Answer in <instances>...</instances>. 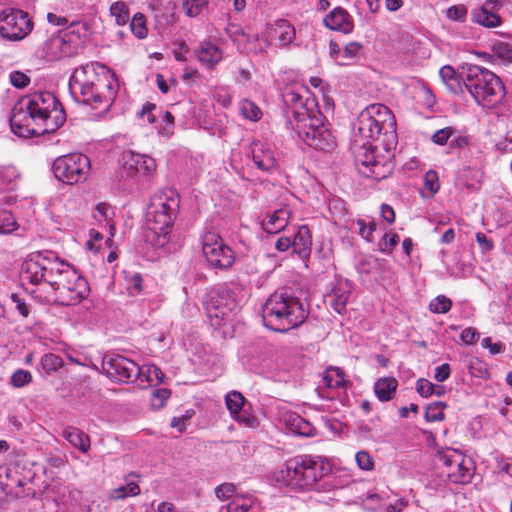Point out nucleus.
<instances>
[{
    "mask_svg": "<svg viewBox=\"0 0 512 512\" xmlns=\"http://www.w3.org/2000/svg\"><path fill=\"white\" fill-rule=\"evenodd\" d=\"M355 130L363 140L356 153L359 172L376 181L387 178L394 169L391 150L397 144L394 114L383 104H371L360 112Z\"/></svg>",
    "mask_w": 512,
    "mask_h": 512,
    "instance_id": "obj_1",
    "label": "nucleus"
},
{
    "mask_svg": "<svg viewBox=\"0 0 512 512\" xmlns=\"http://www.w3.org/2000/svg\"><path fill=\"white\" fill-rule=\"evenodd\" d=\"M20 277L31 284L46 282L55 291L56 301L64 306L79 303L89 291L86 279L53 254L32 255L22 263Z\"/></svg>",
    "mask_w": 512,
    "mask_h": 512,
    "instance_id": "obj_2",
    "label": "nucleus"
},
{
    "mask_svg": "<svg viewBox=\"0 0 512 512\" xmlns=\"http://www.w3.org/2000/svg\"><path fill=\"white\" fill-rule=\"evenodd\" d=\"M64 120L57 98L45 91L19 100L13 107L10 126L14 134L27 138L54 132Z\"/></svg>",
    "mask_w": 512,
    "mask_h": 512,
    "instance_id": "obj_3",
    "label": "nucleus"
},
{
    "mask_svg": "<svg viewBox=\"0 0 512 512\" xmlns=\"http://www.w3.org/2000/svg\"><path fill=\"white\" fill-rule=\"evenodd\" d=\"M118 80L110 69L99 62L76 68L69 80V90L78 103L107 111L116 98Z\"/></svg>",
    "mask_w": 512,
    "mask_h": 512,
    "instance_id": "obj_4",
    "label": "nucleus"
},
{
    "mask_svg": "<svg viewBox=\"0 0 512 512\" xmlns=\"http://www.w3.org/2000/svg\"><path fill=\"white\" fill-rule=\"evenodd\" d=\"M179 208L180 195L176 190L169 188L153 195L146 213L147 242L155 247H164L168 243Z\"/></svg>",
    "mask_w": 512,
    "mask_h": 512,
    "instance_id": "obj_5",
    "label": "nucleus"
},
{
    "mask_svg": "<svg viewBox=\"0 0 512 512\" xmlns=\"http://www.w3.org/2000/svg\"><path fill=\"white\" fill-rule=\"evenodd\" d=\"M329 472L330 465L321 456L299 455L275 472V480L291 488L312 489Z\"/></svg>",
    "mask_w": 512,
    "mask_h": 512,
    "instance_id": "obj_6",
    "label": "nucleus"
},
{
    "mask_svg": "<svg viewBox=\"0 0 512 512\" xmlns=\"http://www.w3.org/2000/svg\"><path fill=\"white\" fill-rule=\"evenodd\" d=\"M264 324L278 332H287L300 326L307 318V312L297 297L287 292H275L263 305Z\"/></svg>",
    "mask_w": 512,
    "mask_h": 512,
    "instance_id": "obj_7",
    "label": "nucleus"
},
{
    "mask_svg": "<svg viewBox=\"0 0 512 512\" xmlns=\"http://www.w3.org/2000/svg\"><path fill=\"white\" fill-rule=\"evenodd\" d=\"M460 77L474 100L483 107H494L505 96V86L501 79L486 68L470 65Z\"/></svg>",
    "mask_w": 512,
    "mask_h": 512,
    "instance_id": "obj_8",
    "label": "nucleus"
},
{
    "mask_svg": "<svg viewBox=\"0 0 512 512\" xmlns=\"http://www.w3.org/2000/svg\"><path fill=\"white\" fill-rule=\"evenodd\" d=\"M289 126L300 140L315 150L331 151L336 146L335 137L320 113L308 110L295 112Z\"/></svg>",
    "mask_w": 512,
    "mask_h": 512,
    "instance_id": "obj_9",
    "label": "nucleus"
},
{
    "mask_svg": "<svg viewBox=\"0 0 512 512\" xmlns=\"http://www.w3.org/2000/svg\"><path fill=\"white\" fill-rule=\"evenodd\" d=\"M89 36L90 27L86 22H73L49 39L46 43V53L54 60L72 57L84 48Z\"/></svg>",
    "mask_w": 512,
    "mask_h": 512,
    "instance_id": "obj_10",
    "label": "nucleus"
},
{
    "mask_svg": "<svg viewBox=\"0 0 512 512\" xmlns=\"http://www.w3.org/2000/svg\"><path fill=\"white\" fill-rule=\"evenodd\" d=\"M55 177L68 185L84 182L90 172V159L81 153H70L56 158L52 165Z\"/></svg>",
    "mask_w": 512,
    "mask_h": 512,
    "instance_id": "obj_11",
    "label": "nucleus"
},
{
    "mask_svg": "<svg viewBox=\"0 0 512 512\" xmlns=\"http://www.w3.org/2000/svg\"><path fill=\"white\" fill-rule=\"evenodd\" d=\"M33 29V22L27 12L5 8L0 12V35L9 41H20Z\"/></svg>",
    "mask_w": 512,
    "mask_h": 512,
    "instance_id": "obj_12",
    "label": "nucleus"
},
{
    "mask_svg": "<svg viewBox=\"0 0 512 512\" xmlns=\"http://www.w3.org/2000/svg\"><path fill=\"white\" fill-rule=\"evenodd\" d=\"M207 317L212 326H220L236 309L237 304L225 288L210 291L203 300Z\"/></svg>",
    "mask_w": 512,
    "mask_h": 512,
    "instance_id": "obj_13",
    "label": "nucleus"
},
{
    "mask_svg": "<svg viewBox=\"0 0 512 512\" xmlns=\"http://www.w3.org/2000/svg\"><path fill=\"white\" fill-rule=\"evenodd\" d=\"M202 251L207 262L215 268H229L235 261L232 249L215 233L209 232L203 237Z\"/></svg>",
    "mask_w": 512,
    "mask_h": 512,
    "instance_id": "obj_14",
    "label": "nucleus"
},
{
    "mask_svg": "<svg viewBox=\"0 0 512 512\" xmlns=\"http://www.w3.org/2000/svg\"><path fill=\"white\" fill-rule=\"evenodd\" d=\"M102 368L110 379L117 382H134L140 373L137 363L121 355L106 356Z\"/></svg>",
    "mask_w": 512,
    "mask_h": 512,
    "instance_id": "obj_15",
    "label": "nucleus"
},
{
    "mask_svg": "<svg viewBox=\"0 0 512 512\" xmlns=\"http://www.w3.org/2000/svg\"><path fill=\"white\" fill-rule=\"evenodd\" d=\"M123 169L127 177L135 178L140 182L154 173L156 163L147 155L127 152L123 156Z\"/></svg>",
    "mask_w": 512,
    "mask_h": 512,
    "instance_id": "obj_16",
    "label": "nucleus"
},
{
    "mask_svg": "<svg viewBox=\"0 0 512 512\" xmlns=\"http://www.w3.org/2000/svg\"><path fill=\"white\" fill-rule=\"evenodd\" d=\"M249 152L255 166L264 172H270L277 168L275 150L270 143L255 140L250 144Z\"/></svg>",
    "mask_w": 512,
    "mask_h": 512,
    "instance_id": "obj_17",
    "label": "nucleus"
},
{
    "mask_svg": "<svg viewBox=\"0 0 512 512\" xmlns=\"http://www.w3.org/2000/svg\"><path fill=\"white\" fill-rule=\"evenodd\" d=\"M308 93L307 87L299 86V87H288L285 89L282 97L285 105H287L290 109L288 112L287 118H288V124L290 119H294L295 112H299L302 110H308L307 101L304 100V94Z\"/></svg>",
    "mask_w": 512,
    "mask_h": 512,
    "instance_id": "obj_18",
    "label": "nucleus"
},
{
    "mask_svg": "<svg viewBox=\"0 0 512 512\" xmlns=\"http://www.w3.org/2000/svg\"><path fill=\"white\" fill-rule=\"evenodd\" d=\"M323 22L328 29L340 31L344 34L352 32L354 28L351 15L342 7L332 9L325 16Z\"/></svg>",
    "mask_w": 512,
    "mask_h": 512,
    "instance_id": "obj_19",
    "label": "nucleus"
},
{
    "mask_svg": "<svg viewBox=\"0 0 512 512\" xmlns=\"http://www.w3.org/2000/svg\"><path fill=\"white\" fill-rule=\"evenodd\" d=\"M197 59L208 69H213L223 59L222 50L210 41H203L195 49Z\"/></svg>",
    "mask_w": 512,
    "mask_h": 512,
    "instance_id": "obj_20",
    "label": "nucleus"
},
{
    "mask_svg": "<svg viewBox=\"0 0 512 512\" xmlns=\"http://www.w3.org/2000/svg\"><path fill=\"white\" fill-rule=\"evenodd\" d=\"M290 211L287 208H281L273 212L261 223L264 231L270 234H276L282 231L289 222Z\"/></svg>",
    "mask_w": 512,
    "mask_h": 512,
    "instance_id": "obj_21",
    "label": "nucleus"
},
{
    "mask_svg": "<svg viewBox=\"0 0 512 512\" xmlns=\"http://www.w3.org/2000/svg\"><path fill=\"white\" fill-rule=\"evenodd\" d=\"M448 480L454 484H467L472 478V462L464 457V461L457 465H453L445 471Z\"/></svg>",
    "mask_w": 512,
    "mask_h": 512,
    "instance_id": "obj_22",
    "label": "nucleus"
},
{
    "mask_svg": "<svg viewBox=\"0 0 512 512\" xmlns=\"http://www.w3.org/2000/svg\"><path fill=\"white\" fill-rule=\"evenodd\" d=\"M227 512H259V503L251 494H236L227 505Z\"/></svg>",
    "mask_w": 512,
    "mask_h": 512,
    "instance_id": "obj_23",
    "label": "nucleus"
},
{
    "mask_svg": "<svg viewBox=\"0 0 512 512\" xmlns=\"http://www.w3.org/2000/svg\"><path fill=\"white\" fill-rule=\"evenodd\" d=\"M164 373L155 365H144L140 367L139 376L136 377V382L141 388L148 386L158 385L163 381Z\"/></svg>",
    "mask_w": 512,
    "mask_h": 512,
    "instance_id": "obj_24",
    "label": "nucleus"
},
{
    "mask_svg": "<svg viewBox=\"0 0 512 512\" xmlns=\"http://www.w3.org/2000/svg\"><path fill=\"white\" fill-rule=\"evenodd\" d=\"M312 238L310 230L306 225L300 226L293 235L292 249L300 256H306L310 252Z\"/></svg>",
    "mask_w": 512,
    "mask_h": 512,
    "instance_id": "obj_25",
    "label": "nucleus"
},
{
    "mask_svg": "<svg viewBox=\"0 0 512 512\" xmlns=\"http://www.w3.org/2000/svg\"><path fill=\"white\" fill-rule=\"evenodd\" d=\"M65 438L72 446L86 453L90 449V438L87 434L75 427H67L62 432Z\"/></svg>",
    "mask_w": 512,
    "mask_h": 512,
    "instance_id": "obj_26",
    "label": "nucleus"
},
{
    "mask_svg": "<svg viewBox=\"0 0 512 512\" xmlns=\"http://www.w3.org/2000/svg\"><path fill=\"white\" fill-rule=\"evenodd\" d=\"M273 35L278 39L280 45L287 46L291 44L296 36L295 28L287 20H277L272 29Z\"/></svg>",
    "mask_w": 512,
    "mask_h": 512,
    "instance_id": "obj_27",
    "label": "nucleus"
},
{
    "mask_svg": "<svg viewBox=\"0 0 512 512\" xmlns=\"http://www.w3.org/2000/svg\"><path fill=\"white\" fill-rule=\"evenodd\" d=\"M350 295L349 289L338 285L327 295L329 305L337 312L342 313L345 310Z\"/></svg>",
    "mask_w": 512,
    "mask_h": 512,
    "instance_id": "obj_28",
    "label": "nucleus"
},
{
    "mask_svg": "<svg viewBox=\"0 0 512 512\" xmlns=\"http://www.w3.org/2000/svg\"><path fill=\"white\" fill-rule=\"evenodd\" d=\"M472 20L487 28H495L501 25L500 16L493 11H489L486 8L479 7L474 9L471 13Z\"/></svg>",
    "mask_w": 512,
    "mask_h": 512,
    "instance_id": "obj_29",
    "label": "nucleus"
},
{
    "mask_svg": "<svg viewBox=\"0 0 512 512\" xmlns=\"http://www.w3.org/2000/svg\"><path fill=\"white\" fill-rule=\"evenodd\" d=\"M398 386V382L393 377H384L380 378L374 385V391L377 398L380 401H389L392 399L396 389Z\"/></svg>",
    "mask_w": 512,
    "mask_h": 512,
    "instance_id": "obj_30",
    "label": "nucleus"
},
{
    "mask_svg": "<svg viewBox=\"0 0 512 512\" xmlns=\"http://www.w3.org/2000/svg\"><path fill=\"white\" fill-rule=\"evenodd\" d=\"M324 382L330 389H345L348 381L345 379L344 371L339 367H330L324 375Z\"/></svg>",
    "mask_w": 512,
    "mask_h": 512,
    "instance_id": "obj_31",
    "label": "nucleus"
},
{
    "mask_svg": "<svg viewBox=\"0 0 512 512\" xmlns=\"http://www.w3.org/2000/svg\"><path fill=\"white\" fill-rule=\"evenodd\" d=\"M492 57L500 64L510 65L512 63V46L505 42H495L491 45Z\"/></svg>",
    "mask_w": 512,
    "mask_h": 512,
    "instance_id": "obj_32",
    "label": "nucleus"
},
{
    "mask_svg": "<svg viewBox=\"0 0 512 512\" xmlns=\"http://www.w3.org/2000/svg\"><path fill=\"white\" fill-rule=\"evenodd\" d=\"M141 492L139 485L136 482H128L126 485L119 486L115 489L110 490V500H123L128 496H137Z\"/></svg>",
    "mask_w": 512,
    "mask_h": 512,
    "instance_id": "obj_33",
    "label": "nucleus"
},
{
    "mask_svg": "<svg viewBox=\"0 0 512 512\" xmlns=\"http://www.w3.org/2000/svg\"><path fill=\"white\" fill-rule=\"evenodd\" d=\"M447 407V404L442 401H436L430 403L424 413V417L427 422H438L444 420V410Z\"/></svg>",
    "mask_w": 512,
    "mask_h": 512,
    "instance_id": "obj_34",
    "label": "nucleus"
},
{
    "mask_svg": "<svg viewBox=\"0 0 512 512\" xmlns=\"http://www.w3.org/2000/svg\"><path fill=\"white\" fill-rule=\"evenodd\" d=\"M439 459L443 463L446 471L450 469L453 465L461 464L464 461V455L458 450L447 448L441 452H439Z\"/></svg>",
    "mask_w": 512,
    "mask_h": 512,
    "instance_id": "obj_35",
    "label": "nucleus"
},
{
    "mask_svg": "<svg viewBox=\"0 0 512 512\" xmlns=\"http://www.w3.org/2000/svg\"><path fill=\"white\" fill-rule=\"evenodd\" d=\"M225 401L228 410L230 411L231 415L235 418L236 415H238V413L242 409L245 403V398L240 392L232 391L226 395Z\"/></svg>",
    "mask_w": 512,
    "mask_h": 512,
    "instance_id": "obj_36",
    "label": "nucleus"
},
{
    "mask_svg": "<svg viewBox=\"0 0 512 512\" xmlns=\"http://www.w3.org/2000/svg\"><path fill=\"white\" fill-rule=\"evenodd\" d=\"M242 115L251 121H257L261 118L262 112L260 108L250 100H243L240 104Z\"/></svg>",
    "mask_w": 512,
    "mask_h": 512,
    "instance_id": "obj_37",
    "label": "nucleus"
},
{
    "mask_svg": "<svg viewBox=\"0 0 512 512\" xmlns=\"http://www.w3.org/2000/svg\"><path fill=\"white\" fill-rule=\"evenodd\" d=\"M130 27L137 38L143 39L147 36L148 29L146 27V20L143 14H135L131 20Z\"/></svg>",
    "mask_w": 512,
    "mask_h": 512,
    "instance_id": "obj_38",
    "label": "nucleus"
},
{
    "mask_svg": "<svg viewBox=\"0 0 512 512\" xmlns=\"http://www.w3.org/2000/svg\"><path fill=\"white\" fill-rule=\"evenodd\" d=\"M452 307V301L445 295H438L430 304L429 309L432 313H447Z\"/></svg>",
    "mask_w": 512,
    "mask_h": 512,
    "instance_id": "obj_39",
    "label": "nucleus"
},
{
    "mask_svg": "<svg viewBox=\"0 0 512 512\" xmlns=\"http://www.w3.org/2000/svg\"><path fill=\"white\" fill-rule=\"evenodd\" d=\"M209 0H185L183 9L187 16L196 17L208 5Z\"/></svg>",
    "mask_w": 512,
    "mask_h": 512,
    "instance_id": "obj_40",
    "label": "nucleus"
},
{
    "mask_svg": "<svg viewBox=\"0 0 512 512\" xmlns=\"http://www.w3.org/2000/svg\"><path fill=\"white\" fill-rule=\"evenodd\" d=\"M41 365H42V368L47 373H50V372L56 371L57 369L61 368L63 365V360L60 356L53 354V353H49V354H45L42 357Z\"/></svg>",
    "mask_w": 512,
    "mask_h": 512,
    "instance_id": "obj_41",
    "label": "nucleus"
},
{
    "mask_svg": "<svg viewBox=\"0 0 512 512\" xmlns=\"http://www.w3.org/2000/svg\"><path fill=\"white\" fill-rule=\"evenodd\" d=\"M110 13L118 25H124L129 18L128 8L124 2H114L110 7Z\"/></svg>",
    "mask_w": 512,
    "mask_h": 512,
    "instance_id": "obj_42",
    "label": "nucleus"
},
{
    "mask_svg": "<svg viewBox=\"0 0 512 512\" xmlns=\"http://www.w3.org/2000/svg\"><path fill=\"white\" fill-rule=\"evenodd\" d=\"M17 228L14 216L9 211L0 212V234H8Z\"/></svg>",
    "mask_w": 512,
    "mask_h": 512,
    "instance_id": "obj_43",
    "label": "nucleus"
},
{
    "mask_svg": "<svg viewBox=\"0 0 512 512\" xmlns=\"http://www.w3.org/2000/svg\"><path fill=\"white\" fill-rule=\"evenodd\" d=\"M399 243V236L394 233H386L378 243L379 250L383 253L391 254L393 248Z\"/></svg>",
    "mask_w": 512,
    "mask_h": 512,
    "instance_id": "obj_44",
    "label": "nucleus"
},
{
    "mask_svg": "<svg viewBox=\"0 0 512 512\" xmlns=\"http://www.w3.org/2000/svg\"><path fill=\"white\" fill-rule=\"evenodd\" d=\"M455 133L456 130L453 127L448 126L435 131L431 137V140L433 143L442 146L447 144L449 139L452 138Z\"/></svg>",
    "mask_w": 512,
    "mask_h": 512,
    "instance_id": "obj_45",
    "label": "nucleus"
},
{
    "mask_svg": "<svg viewBox=\"0 0 512 512\" xmlns=\"http://www.w3.org/2000/svg\"><path fill=\"white\" fill-rule=\"evenodd\" d=\"M439 75L446 85L450 86L451 89H454L456 83L458 82V78L457 73L453 67L449 65L443 66L439 71Z\"/></svg>",
    "mask_w": 512,
    "mask_h": 512,
    "instance_id": "obj_46",
    "label": "nucleus"
},
{
    "mask_svg": "<svg viewBox=\"0 0 512 512\" xmlns=\"http://www.w3.org/2000/svg\"><path fill=\"white\" fill-rule=\"evenodd\" d=\"M446 16L452 21L464 22L467 16V8L464 5H454L447 9Z\"/></svg>",
    "mask_w": 512,
    "mask_h": 512,
    "instance_id": "obj_47",
    "label": "nucleus"
},
{
    "mask_svg": "<svg viewBox=\"0 0 512 512\" xmlns=\"http://www.w3.org/2000/svg\"><path fill=\"white\" fill-rule=\"evenodd\" d=\"M32 381V375L29 371L19 369L11 377V383L15 387H23Z\"/></svg>",
    "mask_w": 512,
    "mask_h": 512,
    "instance_id": "obj_48",
    "label": "nucleus"
},
{
    "mask_svg": "<svg viewBox=\"0 0 512 512\" xmlns=\"http://www.w3.org/2000/svg\"><path fill=\"white\" fill-rule=\"evenodd\" d=\"M236 487L232 483H223L215 488V495L220 500H227L234 497L236 494Z\"/></svg>",
    "mask_w": 512,
    "mask_h": 512,
    "instance_id": "obj_49",
    "label": "nucleus"
},
{
    "mask_svg": "<svg viewBox=\"0 0 512 512\" xmlns=\"http://www.w3.org/2000/svg\"><path fill=\"white\" fill-rule=\"evenodd\" d=\"M170 397V391L166 388L156 389L151 396V406L161 408L164 402Z\"/></svg>",
    "mask_w": 512,
    "mask_h": 512,
    "instance_id": "obj_50",
    "label": "nucleus"
},
{
    "mask_svg": "<svg viewBox=\"0 0 512 512\" xmlns=\"http://www.w3.org/2000/svg\"><path fill=\"white\" fill-rule=\"evenodd\" d=\"M355 460L360 469L369 471L373 469L374 462L371 455L366 451H359L355 455Z\"/></svg>",
    "mask_w": 512,
    "mask_h": 512,
    "instance_id": "obj_51",
    "label": "nucleus"
},
{
    "mask_svg": "<svg viewBox=\"0 0 512 512\" xmlns=\"http://www.w3.org/2000/svg\"><path fill=\"white\" fill-rule=\"evenodd\" d=\"M10 83L16 88H25L30 83L29 77L20 71H13L9 76Z\"/></svg>",
    "mask_w": 512,
    "mask_h": 512,
    "instance_id": "obj_52",
    "label": "nucleus"
},
{
    "mask_svg": "<svg viewBox=\"0 0 512 512\" xmlns=\"http://www.w3.org/2000/svg\"><path fill=\"white\" fill-rule=\"evenodd\" d=\"M416 390L422 397H429L435 392V385L427 379L421 378L416 383Z\"/></svg>",
    "mask_w": 512,
    "mask_h": 512,
    "instance_id": "obj_53",
    "label": "nucleus"
},
{
    "mask_svg": "<svg viewBox=\"0 0 512 512\" xmlns=\"http://www.w3.org/2000/svg\"><path fill=\"white\" fill-rule=\"evenodd\" d=\"M361 265H367L368 268L364 269L366 273H371L375 270H383L385 265V260L376 258L374 256H368L366 257L362 262Z\"/></svg>",
    "mask_w": 512,
    "mask_h": 512,
    "instance_id": "obj_54",
    "label": "nucleus"
},
{
    "mask_svg": "<svg viewBox=\"0 0 512 512\" xmlns=\"http://www.w3.org/2000/svg\"><path fill=\"white\" fill-rule=\"evenodd\" d=\"M424 185L431 192L435 194L439 190L438 175L435 171L429 170L424 177Z\"/></svg>",
    "mask_w": 512,
    "mask_h": 512,
    "instance_id": "obj_55",
    "label": "nucleus"
},
{
    "mask_svg": "<svg viewBox=\"0 0 512 512\" xmlns=\"http://www.w3.org/2000/svg\"><path fill=\"white\" fill-rule=\"evenodd\" d=\"M481 345L483 348L488 349L492 355L500 354L505 349L501 342H493L491 337L482 339Z\"/></svg>",
    "mask_w": 512,
    "mask_h": 512,
    "instance_id": "obj_56",
    "label": "nucleus"
},
{
    "mask_svg": "<svg viewBox=\"0 0 512 512\" xmlns=\"http://www.w3.org/2000/svg\"><path fill=\"white\" fill-rule=\"evenodd\" d=\"M162 121L165 123V125L159 130V133L164 136L172 135L173 129H174L173 115L168 111L164 112V114L162 116Z\"/></svg>",
    "mask_w": 512,
    "mask_h": 512,
    "instance_id": "obj_57",
    "label": "nucleus"
},
{
    "mask_svg": "<svg viewBox=\"0 0 512 512\" xmlns=\"http://www.w3.org/2000/svg\"><path fill=\"white\" fill-rule=\"evenodd\" d=\"M479 338V333L475 328H465L460 335V339L467 345L475 344Z\"/></svg>",
    "mask_w": 512,
    "mask_h": 512,
    "instance_id": "obj_58",
    "label": "nucleus"
},
{
    "mask_svg": "<svg viewBox=\"0 0 512 512\" xmlns=\"http://www.w3.org/2000/svg\"><path fill=\"white\" fill-rule=\"evenodd\" d=\"M450 366L447 363H444L434 370V378L438 382H444L446 381L450 376Z\"/></svg>",
    "mask_w": 512,
    "mask_h": 512,
    "instance_id": "obj_59",
    "label": "nucleus"
},
{
    "mask_svg": "<svg viewBox=\"0 0 512 512\" xmlns=\"http://www.w3.org/2000/svg\"><path fill=\"white\" fill-rule=\"evenodd\" d=\"M476 241L483 252L491 251L494 247L493 242L484 233L476 234Z\"/></svg>",
    "mask_w": 512,
    "mask_h": 512,
    "instance_id": "obj_60",
    "label": "nucleus"
},
{
    "mask_svg": "<svg viewBox=\"0 0 512 512\" xmlns=\"http://www.w3.org/2000/svg\"><path fill=\"white\" fill-rule=\"evenodd\" d=\"M362 49V45L358 42H350L344 48V57L353 58Z\"/></svg>",
    "mask_w": 512,
    "mask_h": 512,
    "instance_id": "obj_61",
    "label": "nucleus"
},
{
    "mask_svg": "<svg viewBox=\"0 0 512 512\" xmlns=\"http://www.w3.org/2000/svg\"><path fill=\"white\" fill-rule=\"evenodd\" d=\"M128 290L131 294H137L142 290V276L139 273L133 274Z\"/></svg>",
    "mask_w": 512,
    "mask_h": 512,
    "instance_id": "obj_62",
    "label": "nucleus"
},
{
    "mask_svg": "<svg viewBox=\"0 0 512 512\" xmlns=\"http://www.w3.org/2000/svg\"><path fill=\"white\" fill-rule=\"evenodd\" d=\"M381 217L389 224L393 223L395 221V212L393 208L387 204L381 205Z\"/></svg>",
    "mask_w": 512,
    "mask_h": 512,
    "instance_id": "obj_63",
    "label": "nucleus"
},
{
    "mask_svg": "<svg viewBox=\"0 0 512 512\" xmlns=\"http://www.w3.org/2000/svg\"><path fill=\"white\" fill-rule=\"evenodd\" d=\"M469 144V138L464 135L453 136L450 141L451 148H464Z\"/></svg>",
    "mask_w": 512,
    "mask_h": 512,
    "instance_id": "obj_64",
    "label": "nucleus"
}]
</instances>
